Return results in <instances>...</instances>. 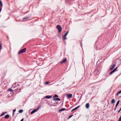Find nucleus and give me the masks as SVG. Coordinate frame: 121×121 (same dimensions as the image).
Segmentation results:
<instances>
[{
	"label": "nucleus",
	"instance_id": "c756f323",
	"mask_svg": "<svg viewBox=\"0 0 121 121\" xmlns=\"http://www.w3.org/2000/svg\"><path fill=\"white\" fill-rule=\"evenodd\" d=\"M16 109H13V112H15V111H16Z\"/></svg>",
	"mask_w": 121,
	"mask_h": 121
},
{
	"label": "nucleus",
	"instance_id": "58836bf2",
	"mask_svg": "<svg viewBox=\"0 0 121 121\" xmlns=\"http://www.w3.org/2000/svg\"><path fill=\"white\" fill-rule=\"evenodd\" d=\"M54 104H55V103H54Z\"/></svg>",
	"mask_w": 121,
	"mask_h": 121
},
{
	"label": "nucleus",
	"instance_id": "a211bd4d",
	"mask_svg": "<svg viewBox=\"0 0 121 121\" xmlns=\"http://www.w3.org/2000/svg\"><path fill=\"white\" fill-rule=\"evenodd\" d=\"M115 100L114 99H112L111 101V103L112 104L113 103H115Z\"/></svg>",
	"mask_w": 121,
	"mask_h": 121
},
{
	"label": "nucleus",
	"instance_id": "c9c22d12",
	"mask_svg": "<svg viewBox=\"0 0 121 121\" xmlns=\"http://www.w3.org/2000/svg\"><path fill=\"white\" fill-rule=\"evenodd\" d=\"M26 115V117H27V118L28 117V116L27 115Z\"/></svg>",
	"mask_w": 121,
	"mask_h": 121
},
{
	"label": "nucleus",
	"instance_id": "f03ea898",
	"mask_svg": "<svg viewBox=\"0 0 121 121\" xmlns=\"http://www.w3.org/2000/svg\"><path fill=\"white\" fill-rule=\"evenodd\" d=\"M26 48H24L23 49H22L20 50L18 53V54H20L21 53H24L26 51Z\"/></svg>",
	"mask_w": 121,
	"mask_h": 121
},
{
	"label": "nucleus",
	"instance_id": "473e14b6",
	"mask_svg": "<svg viewBox=\"0 0 121 121\" xmlns=\"http://www.w3.org/2000/svg\"><path fill=\"white\" fill-rule=\"evenodd\" d=\"M1 10H2V9H1V8L0 9V13L1 12Z\"/></svg>",
	"mask_w": 121,
	"mask_h": 121
},
{
	"label": "nucleus",
	"instance_id": "6e6552de",
	"mask_svg": "<svg viewBox=\"0 0 121 121\" xmlns=\"http://www.w3.org/2000/svg\"><path fill=\"white\" fill-rule=\"evenodd\" d=\"M116 65V63L114 64L111 67L110 69V70H112L115 67Z\"/></svg>",
	"mask_w": 121,
	"mask_h": 121
},
{
	"label": "nucleus",
	"instance_id": "e433bc0d",
	"mask_svg": "<svg viewBox=\"0 0 121 121\" xmlns=\"http://www.w3.org/2000/svg\"><path fill=\"white\" fill-rule=\"evenodd\" d=\"M14 114V112H13V115Z\"/></svg>",
	"mask_w": 121,
	"mask_h": 121
},
{
	"label": "nucleus",
	"instance_id": "4c0bfd02",
	"mask_svg": "<svg viewBox=\"0 0 121 121\" xmlns=\"http://www.w3.org/2000/svg\"><path fill=\"white\" fill-rule=\"evenodd\" d=\"M16 87H17V86H15V87L14 86V87H13V88H15Z\"/></svg>",
	"mask_w": 121,
	"mask_h": 121
},
{
	"label": "nucleus",
	"instance_id": "f704fd0d",
	"mask_svg": "<svg viewBox=\"0 0 121 121\" xmlns=\"http://www.w3.org/2000/svg\"><path fill=\"white\" fill-rule=\"evenodd\" d=\"M19 90H21V88H20L19 89Z\"/></svg>",
	"mask_w": 121,
	"mask_h": 121
},
{
	"label": "nucleus",
	"instance_id": "4468645a",
	"mask_svg": "<svg viewBox=\"0 0 121 121\" xmlns=\"http://www.w3.org/2000/svg\"><path fill=\"white\" fill-rule=\"evenodd\" d=\"M9 116L8 114L6 115L4 117V118L6 119H7L9 118Z\"/></svg>",
	"mask_w": 121,
	"mask_h": 121
},
{
	"label": "nucleus",
	"instance_id": "0eeeda50",
	"mask_svg": "<svg viewBox=\"0 0 121 121\" xmlns=\"http://www.w3.org/2000/svg\"><path fill=\"white\" fill-rule=\"evenodd\" d=\"M52 97V96L50 95H47L45 96V98L47 99H49L50 98Z\"/></svg>",
	"mask_w": 121,
	"mask_h": 121
},
{
	"label": "nucleus",
	"instance_id": "b1692460",
	"mask_svg": "<svg viewBox=\"0 0 121 121\" xmlns=\"http://www.w3.org/2000/svg\"><path fill=\"white\" fill-rule=\"evenodd\" d=\"M121 93V90L120 91H119L118 92V93L117 94V95H118L119 94Z\"/></svg>",
	"mask_w": 121,
	"mask_h": 121
},
{
	"label": "nucleus",
	"instance_id": "aec40b11",
	"mask_svg": "<svg viewBox=\"0 0 121 121\" xmlns=\"http://www.w3.org/2000/svg\"><path fill=\"white\" fill-rule=\"evenodd\" d=\"M23 110L22 109H20L19 111V113H22L23 112Z\"/></svg>",
	"mask_w": 121,
	"mask_h": 121
},
{
	"label": "nucleus",
	"instance_id": "1a4fd4ad",
	"mask_svg": "<svg viewBox=\"0 0 121 121\" xmlns=\"http://www.w3.org/2000/svg\"><path fill=\"white\" fill-rule=\"evenodd\" d=\"M80 107V106L79 105L78 106L76 107V108H75L73 109L72 110L71 112H73V111L75 110H77V109H78V108H79Z\"/></svg>",
	"mask_w": 121,
	"mask_h": 121
},
{
	"label": "nucleus",
	"instance_id": "f257e3e1",
	"mask_svg": "<svg viewBox=\"0 0 121 121\" xmlns=\"http://www.w3.org/2000/svg\"><path fill=\"white\" fill-rule=\"evenodd\" d=\"M100 70L101 68L99 67L97 68L95 72V75L98 74L99 73Z\"/></svg>",
	"mask_w": 121,
	"mask_h": 121
},
{
	"label": "nucleus",
	"instance_id": "39448f33",
	"mask_svg": "<svg viewBox=\"0 0 121 121\" xmlns=\"http://www.w3.org/2000/svg\"><path fill=\"white\" fill-rule=\"evenodd\" d=\"M69 32V31H68L63 35V38L64 40L66 39V36Z\"/></svg>",
	"mask_w": 121,
	"mask_h": 121
},
{
	"label": "nucleus",
	"instance_id": "423d86ee",
	"mask_svg": "<svg viewBox=\"0 0 121 121\" xmlns=\"http://www.w3.org/2000/svg\"><path fill=\"white\" fill-rule=\"evenodd\" d=\"M67 96L68 98H70L72 96V95L71 94H68L66 95Z\"/></svg>",
	"mask_w": 121,
	"mask_h": 121
},
{
	"label": "nucleus",
	"instance_id": "dca6fc26",
	"mask_svg": "<svg viewBox=\"0 0 121 121\" xmlns=\"http://www.w3.org/2000/svg\"><path fill=\"white\" fill-rule=\"evenodd\" d=\"M120 101V100H118V101H117V103L115 105L116 107H117V106L118 105V104L119 103Z\"/></svg>",
	"mask_w": 121,
	"mask_h": 121
},
{
	"label": "nucleus",
	"instance_id": "2eb2a0df",
	"mask_svg": "<svg viewBox=\"0 0 121 121\" xmlns=\"http://www.w3.org/2000/svg\"><path fill=\"white\" fill-rule=\"evenodd\" d=\"M73 0H65L66 2L67 3H70Z\"/></svg>",
	"mask_w": 121,
	"mask_h": 121
},
{
	"label": "nucleus",
	"instance_id": "20e7f679",
	"mask_svg": "<svg viewBox=\"0 0 121 121\" xmlns=\"http://www.w3.org/2000/svg\"><path fill=\"white\" fill-rule=\"evenodd\" d=\"M56 28L57 29L58 32H60L62 30V28L60 25H57Z\"/></svg>",
	"mask_w": 121,
	"mask_h": 121
},
{
	"label": "nucleus",
	"instance_id": "72a5a7b5",
	"mask_svg": "<svg viewBox=\"0 0 121 121\" xmlns=\"http://www.w3.org/2000/svg\"><path fill=\"white\" fill-rule=\"evenodd\" d=\"M20 86V85L19 84H17V86Z\"/></svg>",
	"mask_w": 121,
	"mask_h": 121
},
{
	"label": "nucleus",
	"instance_id": "bb28decb",
	"mask_svg": "<svg viewBox=\"0 0 121 121\" xmlns=\"http://www.w3.org/2000/svg\"><path fill=\"white\" fill-rule=\"evenodd\" d=\"M117 67H116V68H115V69H114L113 70L115 72L116 70L117 69Z\"/></svg>",
	"mask_w": 121,
	"mask_h": 121
},
{
	"label": "nucleus",
	"instance_id": "412c9836",
	"mask_svg": "<svg viewBox=\"0 0 121 121\" xmlns=\"http://www.w3.org/2000/svg\"><path fill=\"white\" fill-rule=\"evenodd\" d=\"M0 4L1 5V7H2L3 6V4H2V3L1 1L0 0Z\"/></svg>",
	"mask_w": 121,
	"mask_h": 121
},
{
	"label": "nucleus",
	"instance_id": "9d476101",
	"mask_svg": "<svg viewBox=\"0 0 121 121\" xmlns=\"http://www.w3.org/2000/svg\"><path fill=\"white\" fill-rule=\"evenodd\" d=\"M53 100L54 101H60V99L59 98H54L53 99Z\"/></svg>",
	"mask_w": 121,
	"mask_h": 121
},
{
	"label": "nucleus",
	"instance_id": "4be33fe9",
	"mask_svg": "<svg viewBox=\"0 0 121 121\" xmlns=\"http://www.w3.org/2000/svg\"><path fill=\"white\" fill-rule=\"evenodd\" d=\"M8 91H13V90L10 89V88H9V89H8Z\"/></svg>",
	"mask_w": 121,
	"mask_h": 121
},
{
	"label": "nucleus",
	"instance_id": "7ed1b4c3",
	"mask_svg": "<svg viewBox=\"0 0 121 121\" xmlns=\"http://www.w3.org/2000/svg\"><path fill=\"white\" fill-rule=\"evenodd\" d=\"M41 107V106L40 105H39L37 109H34L31 112V114H32L36 112Z\"/></svg>",
	"mask_w": 121,
	"mask_h": 121
},
{
	"label": "nucleus",
	"instance_id": "c85d7f7f",
	"mask_svg": "<svg viewBox=\"0 0 121 121\" xmlns=\"http://www.w3.org/2000/svg\"><path fill=\"white\" fill-rule=\"evenodd\" d=\"M49 83V82H45V84H48Z\"/></svg>",
	"mask_w": 121,
	"mask_h": 121
},
{
	"label": "nucleus",
	"instance_id": "9b49d317",
	"mask_svg": "<svg viewBox=\"0 0 121 121\" xmlns=\"http://www.w3.org/2000/svg\"><path fill=\"white\" fill-rule=\"evenodd\" d=\"M67 59L65 58L61 62V64H62L63 63H64L66 61Z\"/></svg>",
	"mask_w": 121,
	"mask_h": 121
},
{
	"label": "nucleus",
	"instance_id": "ddd939ff",
	"mask_svg": "<svg viewBox=\"0 0 121 121\" xmlns=\"http://www.w3.org/2000/svg\"><path fill=\"white\" fill-rule=\"evenodd\" d=\"M7 113V112H3L0 115V117H2V116L4 115L5 114Z\"/></svg>",
	"mask_w": 121,
	"mask_h": 121
},
{
	"label": "nucleus",
	"instance_id": "2f4dec72",
	"mask_svg": "<svg viewBox=\"0 0 121 121\" xmlns=\"http://www.w3.org/2000/svg\"><path fill=\"white\" fill-rule=\"evenodd\" d=\"M23 120H24V119L22 118L21 120L20 121H23Z\"/></svg>",
	"mask_w": 121,
	"mask_h": 121
},
{
	"label": "nucleus",
	"instance_id": "a878e982",
	"mask_svg": "<svg viewBox=\"0 0 121 121\" xmlns=\"http://www.w3.org/2000/svg\"><path fill=\"white\" fill-rule=\"evenodd\" d=\"M73 115H71L69 117H68V119H69V118H70L71 117L73 116Z\"/></svg>",
	"mask_w": 121,
	"mask_h": 121
},
{
	"label": "nucleus",
	"instance_id": "f3484780",
	"mask_svg": "<svg viewBox=\"0 0 121 121\" xmlns=\"http://www.w3.org/2000/svg\"><path fill=\"white\" fill-rule=\"evenodd\" d=\"M65 108H62L61 109H60L59 110V112H60L62 111H64V110H65Z\"/></svg>",
	"mask_w": 121,
	"mask_h": 121
},
{
	"label": "nucleus",
	"instance_id": "f8f14e48",
	"mask_svg": "<svg viewBox=\"0 0 121 121\" xmlns=\"http://www.w3.org/2000/svg\"><path fill=\"white\" fill-rule=\"evenodd\" d=\"M89 107V103H87L86 105V107L87 108H88Z\"/></svg>",
	"mask_w": 121,
	"mask_h": 121
},
{
	"label": "nucleus",
	"instance_id": "393cba45",
	"mask_svg": "<svg viewBox=\"0 0 121 121\" xmlns=\"http://www.w3.org/2000/svg\"><path fill=\"white\" fill-rule=\"evenodd\" d=\"M58 97V96L56 94L53 97Z\"/></svg>",
	"mask_w": 121,
	"mask_h": 121
},
{
	"label": "nucleus",
	"instance_id": "6ab92c4d",
	"mask_svg": "<svg viewBox=\"0 0 121 121\" xmlns=\"http://www.w3.org/2000/svg\"><path fill=\"white\" fill-rule=\"evenodd\" d=\"M29 18V17H25L23 18V19L25 20L26 19H28Z\"/></svg>",
	"mask_w": 121,
	"mask_h": 121
},
{
	"label": "nucleus",
	"instance_id": "cd10ccee",
	"mask_svg": "<svg viewBox=\"0 0 121 121\" xmlns=\"http://www.w3.org/2000/svg\"><path fill=\"white\" fill-rule=\"evenodd\" d=\"M121 110V108H120V110L118 111V113H119Z\"/></svg>",
	"mask_w": 121,
	"mask_h": 121
},
{
	"label": "nucleus",
	"instance_id": "5701e85b",
	"mask_svg": "<svg viewBox=\"0 0 121 121\" xmlns=\"http://www.w3.org/2000/svg\"><path fill=\"white\" fill-rule=\"evenodd\" d=\"M114 72V71L113 70L112 71H111L110 73H109V74H112Z\"/></svg>",
	"mask_w": 121,
	"mask_h": 121
},
{
	"label": "nucleus",
	"instance_id": "7c9ffc66",
	"mask_svg": "<svg viewBox=\"0 0 121 121\" xmlns=\"http://www.w3.org/2000/svg\"><path fill=\"white\" fill-rule=\"evenodd\" d=\"M117 107H116L115 106V108L114 109V110L115 111Z\"/></svg>",
	"mask_w": 121,
	"mask_h": 121
}]
</instances>
